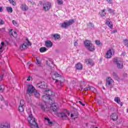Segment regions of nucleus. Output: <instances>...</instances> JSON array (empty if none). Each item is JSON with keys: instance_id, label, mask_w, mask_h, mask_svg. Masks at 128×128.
<instances>
[{"instance_id": "1", "label": "nucleus", "mask_w": 128, "mask_h": 128, "mask_svg": "<svg viewBox=\"0 0 128 128\" xmlns=\"http://www.w3.org/2000/svg\"><path fill=\"white\" fill-rule=\"evenodd\" d=\"M52 78L56 80L55 84H56L57 88L60 90L64 86V84L66 82V79L60 75L58 73L56 72H52Z\"/></svg>"}, {"instance_id": "2", "label": "nucleus", "mask_w": 128, "mask_h": 128, "mask_svg": "<svg viewBox=\"0 0 128 128\" xmlns=\"http://www.w3.org/2000/svg\"><path fill=\"white\" fill-rule=\"evenodd\" d=\"M27 112H28V120L32 128H38V125L36 122V118L32 116V111L30 110H28Z\"/></svg>"}, {"instance_id": "3", "label": "nucleus", "mask_w": 128, "mask_h": 128, "mask_svg": "<svg viewBox=\"0 0 128 128\" xmlns=\"http://www.w3.org/2000/svg\"><path fill=\"white\" fill-rule=\"evenodd\" d=\"M40 106L42 110H50V108L52 110L53 112H56L58 110V104H53L50 105L44 102L40 104Z\"/></svg>"}, {"instance_id": "4", "label": "nucleus", "mask_w": 128, "mask_h": 128, "mask_svg": "<svg viewBox=\"0 0 128 128\" xmlns=\"http://www.w3.org/2000/svg\"><path fill=\"white\" fill-rule=\"evenodd\" d=\"M56 93L54 92V91L52 90H46L44 93V95L42 96V99L46 102V100H50V97L54 98L55 96Z\"/></svg>"}, {"instance_id": "5", "label": "nucleus", "mask_w": 128, "mask_h": 128, "mask_svg": "<svg viewBox=\"0 0 128 128\" xmlns=\"http://www.w3.org/2000/svg\"><path fill=\"white\" fill-rule=\"evenodd\" d=\"M84 44L86 50H89V52H94V50H96V48L94 47V46L90 42V40H85L84 42Z\"/></svg>"}, {"instance_id": "6", "label": "nucleus", "mask_w": 128, "mask_h": 128, "mask_svg": "<svg viewBox=\"0 0 128 128\" xmlns=\"http://www.w3.org/2000/svg\"><path fill=\"white\" fill-rule=\"evenodd\" d=\"M59 116L61 117L62 120H68V116H70V112L67 110H64L63 112L61 113H58Z\"/></svg>"}, {"instance_id": "7", "label": "nucleus", "mask_w": 128, "mask_h": 128, "mask_svg": "<svg viewBox=\"0 0 128 128\" xmlns=\"http://www.w3.org/2000/svg\"><path fill=\"white\" fill-rule=\"evenodd\" d=\"M74 23V20H70L68 21L66 20L62 24L61 26L63 28H68L70 26H72V24Z\"/></svg>"}, {"instance_id": "8", "label": "nucleus", "mask_w": 128, "mask_h": 128, "mask_svg": "<svg viewBox=\"0 0 128 128\" xmlns=\"http://www.w3.org/2000/svg\"><path fill=\"white\" fill-rule=\"evenodd\" d=\"M114 64H116L118 68L122 70L124 68V62L122 60H120L116 58H114Z\"/></svg>"}, {"instance_id": "9", "label": "nucleus", "mask_w": 128, "mask_h": 128, "mask_svg": "<svg viewBox=\"0 0 128 128\" xmlns=\"http://www.w3.org/2000/svg\"><path fill=\"white\" fill-rule=\"evenodd\" d=\"M106 86H108L112 88L113 86L112 84H114V80L112 78L108 77L106 80Z\"/></svg>"}, {"instance_id": "10", "label": "nucleus", "mask_w": 128, "mask_h": 128, "mask_svg": "<svg viewBox=\"0 0 128 128\" xmlns=\"http://www.w3.org/2000/svg\"><path fill=\"white\" fill-rule=\"evenodd\" d=\"M114 54V49L110 48L107 51L105 55V58H112V56Z\"/></svg>"}, {"instance_id": "11", "label": "nucleus", "mask_w": 128, "mask_h": 128, "mask_svg": "<svg viewBox=\"0 0 128 128\" xmlns=\"http://www.w3.org/2000/svg\"><path fill=\"white\" fill-rule=\"evenodd\" d=\"M50 8H52V5L50 2H46L43 4V10H45V12L50 10Z\"/></svg>"}, {"instance_id": "12", "label": "nucleus", "mask_w": 128, "mask_h": 128, "mask_svg": "<svg viewBox=\"0 0 128 128\" xmlns=\"http://www.w3.org/2000/svg\"><path fill=\"white\" fill-rule=\"evenodd\" d=\"M26 40L28 43H24L20 46V50H26L29 46H32V44H30L28 39H26Z\"/></svg>"}, {"instance_id": "13", "label": "nucleus", "mask_w": 128, "mask_h": 128, "mask_svg": "<svg viewBox=\"0 0 128 128\" xmlns=\"http://www.w3.org/2000/svg\"><path fill=\"white\" fill-rule=\"evenodd\" d=\"M26 102L24 100H21L20 102V105L18 107V110L20 112H22L24 110Z\"/></svg>"}, {"instance_id": "14", "label": "nucleus", "mask_w": 128, "mask_h": 128, "mask_svg": "<svg viewBox=\"0 0 128 128\" xmlns=\"http://www.w3.org/2000/svg\"><path fill=\"white\" fill-rule=\"evenodd\" d=\"M37 86L40 88H48L46 83L44 82H40V83L38 84Z\"/></svg>"}, {"instance_id": "15", "label": "nucleus", "mask_w": 128, "mask_h": 128, "mask_svg": "<svg viewBox=\"0 0 128 128\" xmlns=\"http://www.w3.org/2000/svg\"><path fill=\"white\" fill-rule=\"evenodd\" d=\"M36 92V89L32 86V85H29L28 86L27 92L28 94H32V92Z\"/></svg>"}, {"instance_id": "16", "label": "nucleus", "mask_w": 128, "mask_h": 128, "mask_svg": "<svg viewBox=\"0 0 128 128\" xmlns=\"http://www.w3.org/2000/svg\"><path fill=\"white\" fill-rule=\"evenodd\" d=\"M54 46V44L52 42V41L50 40H47L45 41V46L46 48H52Z\"/></svg>"}, {"instance_id": "17", "label": "nucleus", "mask_w": 128, "mask_h": 128, "mask_svg": "<svg viewBox=\"0 0 128 128\" xmlns=\"http://www.w3.org/2000/svg\"><path fill=\"white\" fill-rule=\"evenodd\" d=\"M20 8L23 12H26L28 10V7L26 4H21Z\"/></svg>"}, {"instance_id": "18", "label": "nucleus", "mask_w": 128, "mask_h": 128, "mask_svg": "<svg viewBox=\"0 0 128 128\" xmlns=\"http://www.w3.org/2000/svg\"><path fill=\"white\" fill-rule=\"evenodd\" d=\"M106 24L110 28L111 30H112V28H114V24H112V22H110V20L108 19V20L106 22Z\"/></svg>"}, {"instance_id": "19", "label": "nucleus", "mask_w": 128, "mask_h": 128, "mask_svg": "<svg viewBox=\"0 0 128 128\" xmlns=\"http://www.w3.org/2000/svg\"><path fill=\"white\" fill-rule=\"evenodd\" d=\"M4 46H6L4 42H2L0 44V54L4 52Z\"/></svg>"}, {"instance_id": "20", "label": "nucleus", "mask_w": 128, "mask_h": 128, "mask_svg": "<svg viewBox=\"0 0 128 128\" xmlns=\"http://www.w3.org/2000/svg\"><path fill=\"white\" fill-rule=\"evenodd\" d=\"M0 128H10V126L7 122H4L1 124Z\"/></svg>"}, {"instance_id": "21", "label": "nucleus", "mask_w": 128, "mask_h": 128, "mask_svg": "<svg viewBox=\"0 0 128 128\" xmlns=\"http://www.w3.org/2000/svg\"><path fill=\"white\" fill-rule=\"evenodd\" d=\"M112 76H113L114 78L116 80H120V77L118 75V74L116 72H113L112 74Z\"/></svg>"}, {"instance_id": "22", "label": "nucleus", "mask_w": 128, "mask_h": 128, "mask_svg": "<svg viewBox=\"0 0 128 128\" xmlns=\"http://www.w3.org/2000/svg\"><path fill=\"white\" fill-rule=\"evenodd\" d=\"M114 102H117L118 104H120L121 106H122V102H120V98L118 97H116L114 98Z\"/></svg>"}, {"instance_id": "23", "label": "nucleus", "mask_w": 128, "mask_h": 128, "mask_svg": "<svg viewBox=\"0 0 128 128\" xmlns=\"http://www.w3.org/2000/svg\"><path fill=\"white\" fill-rule=\"evenodd\" d=\"M44 120H45L46 122H47L48 126H52V124H54V122H51L50 118H45Z\"/></svg>"}, {"instance_id": "24", "label": "nucleus", "mask_w": 128, "mask_h": 128, "mask_svg": "<svg viewBox=\"0 0 128 128\" xmlns=\"http://www.w3.org/2000/svg\"><path fill=\"white\" fill-rule=\"evenodd\" d=\"M118 115L116 113L112 114L110 116V118L113 120H118Z\"/></svg>"}, {"instance_id": "25", "label": "nucleus", "mask_w": 128, "mask_h": 128, "mask_svg": "<svg viewBox=\"0 0 128 128\" xmlns=\"http://www.w3.org/2000/svg\"><path fill=\"white\" fill-rule=\"evenodd\" d=\"M86 62L87 64H90V66H94V62L90 59H86Z\"/></svg>"}, {"instance_id": "26", "label": "nucleus", "mask_w": 128, "mask_h": 128, "mask_svg": "<svg viewBox=\"0 0 128 128\" xmlns=\"http://www.w3.org/2000/svg\"><path fill=\"white\" fill-rule=\"evenodd\" d=\"M77 70H82V65L80 63H78L76 66Z\"/></svg>"}, {"instance_id": "27", "label": "nucleus", "mask_w": 128, "mask_h": 128, "mask_svg": "<svg viewBox=\"0 0 128 128\" xmlns=\"http://www.w3.org/2000/svg\"><path fill=\"white\" fill-rule=\"evenodd\" d=\"M12 30H10V36H12L14 38H16L18 36V34L16 33V32H14V33H12Z\"/></svg>"}, {"instance_id": "28", "label": "nucleus", "mask_w": 128, "mask_h": 128, "mask_svg": "<svg viewBox=\"0 0 128 128\" xmlns=\"http://www.w3.org/2000/svg\"><path fill=\"white\" fill-rule=\"evenodd\" d=\"M48 50V48L46 47H42L40 49V52H44Z\"/></svg>"}, {"instance_id": "29", "label": "nucleus", "mask_w": 128, "mask_h": 128, "mask_svg": "<svg viewBox=\"0 0 128 128\" xmlns=\"http://www.w3.org/2000/svg\"><path fill=\"white\" fill-rule=\"evenodd\" d=\"M53 38H54V40H58V38H60V36L58 34H54L53 35Z\"/></svg>"}, {"instance_id": "30", "label": "nucleus", "mask_w": 128, "mask_h": 128, "mask_svg": "<svg viewBox=\"0 0 128 128\" xmlns=\"http://www.w3.org/2000/svg\"><path fill=\"white\" fill-rule=\"evenodd\" d=\"M95 42L97 46H102V44L100 42V41L98 40H96Z\"/></svg>"}, {"instance_id": "31", "label": "nucleus", "mask_w": 128, "mask_h": 128, "mask_svg": "<svg viewBox=\"0 0 128 128\" xmlns=\"http://www.w3.org/2000/svg\"><path fill=\"white\" fill-rule=\"evenodd\" d=\"M46 64L47 66H52L50 64H54V62L50 60L46 61Z\"/></svg>"}, {"instance_id": "32", "label": "nucleus", "mask_w": 128, "mask_h": 128, "mask_svg": "<svg viewBox=\"0 0 128 128\" xmlns=\"http://www.w3.org/2000/svg\"><path fill=\"white\" fill-rule=\"evenodd\" d=\"M124 46L128 48V39H124Z\"/></svg>"}, {"instance_id": "33", "label": "nucleus", "mask_w": 128, "mask_h": 128, "mask_svg": "<svg viewBox=\"0 0 128 128\" xmlns=\"http://www.w3.org/2000/svg\"><path fill=\"white\" fill-rule=\"evenodd\" d=\"M94 24H92V22H89L88 24V27L89 28H94Z\"/></svg>"}, {"instance_id": "34", "label": "nucleus", "mask_w": 128, "mask_h": 128, "mask_svg": "<svg viewBox=\"0 0 128 128\" xmlns=\"http://www.w3.org/2000/svg\"><path fill=\"white\" fill-rule=\"evenodd\" d=\"M90 90L95 94L96 92V89L94 87H90Z\"/></svg>"}, {"instance_id": "35", "label": "nucleus", "mask_w": 128, "mask_h": 128, "mask_svg": "<svg viewBox=\"0 0 128 128\" xmlns=\"http://www.w3.org/2000/svg\"><path fill=\"white\" fill-rule=\"evenodd\" d=\"M6 10L8 12H12V7H7Z\"/></svg>"}, {"instance_id": "36", "label": "nucleus", "mask_w": 128, "mask_h": 128, "mask_svg": "<svg viewBox=\"0 0 128 128\" xmlns=\"http://www.w3.org/2000/svg\"><path fill=\"white\" fill-rule=\"evenodd\" d=\"M34 92L36 98H40V93L38 91L36 90Z\"/></svg>"}, {"instance_id": "37", "label": "nucleus", "mask_w": 128, "mask_h": 128, "mask_svg": "<svg viewBox=\"0 0 128 128\" xmlns=\"http://www.w3.org/2000/svg\"><path fill=\"white\" fill-rule=\"evenodd\" d=\"M58 4L62 5L64 4V1L62 0H57Z\"/></svg>"}, {"instance_id": "38", "label": "nucleus", "mask_w": 128, "mask_h": 128, "mask_svg": "<svg viewBox=\"0 0 128 128\" xmlns=\"http://www.w3.org/2000/svg\"><path fill=\"white\" fill-rule=\"evenodd\" d=\"M10 4H12V6H16V2L14 1V0H8Z\"/></svg>"}, {"instance_id": "39", "label": "nucleus", "mask_w": 128, "mask_h": 128, "mask_svg": "<svg viewBox=\"0 0 128 128\" xmlns=\"http://www.w3.org/2000/svg\"><path fill=\"white\" fill-rule=\"evenodd\" d=\"M6 22L2 19L0 18V26H2L3 24H4Z\"/></svg>"}, {"instance_id": "40", "label": "nucleus", "mask_w": 128, "mask_h": 128, "mask_svg": "<svg viewBox=\"0 0 128 128\" xmlns=\"http://www.w3.org/2000/svg\"><path fill=\"white\" fill-rule=\"evenodd\" d=\"M78 116V114L76 116L74 114H71L70 116L72 118L74 119L76 118V116Z\"/></svg>"}, {"instance_id": "41", "label": "nucleus", "mask_w": 128, "mask_h": 128, "mask_svg": "<svg viewBox=\"0 0 128 128\" xmlns=\"http://www.w3.org/2000/svg\"><path fill=\"white\" fill-rule=\"evenodd\" d=\"M4 85L0 86V90L1 92H2L4 90Z\"/></svg>"}, {"instance_id": "42", "label": "nucleus", "mask_w": 128, "mask_h": 128, "mask_svg": "<svg viewBox=\"0 0 128 128\" xmlns=\"http://www.w3.org/2000/svg\"><path fill=\"white\" fill-rule=\"evenodd\" d=\"M84 90H86H86H90V86H88V88H84Z\"/></svg>"}, {"instance_id": "43", "label": "nucleus", "mask_w": 128, "mask_h": 128, "mask_svg": "<svg viewBox=\"0 0 128 128\" xmlns=\"http://www.w3.org/2000/svg\"><path fill=\"white\" fill-rule=\"evenodd\" d=\"M12 22L13 24H14V26H16V24H17L16 21L14 20H12Z\"/></svg>"}, {"instance_id": "44", "label": "nucleus", "mask_w": 128, "mask_h": 128, "mask_svg": "<svg viewBox=\"0 0 128 128\" xmlns=\"http://www.w3.org/2000/svg\"><path fill=\"white\" fill-rule=\"evenodd\" d=\"M2 78H4V74L0 76V80H2Z\"/></svg>"}, {"instance_id": "45", "label": "nucleus", "mask_w": 128, "mask_h": 128, "mask_svg": "<svg viewBox=\"0 0 128 128\" xmlns=\"http://www.w3.org/2000/svg\"><path fill=\"white\" fill-rule=\"evenodd\" d=\"M115 32H118V30H115L112 31V34H115Z\"/></svg>"}, {"instance_id": "46", "label": "nucleus", "mask_w": 128, "mask_h": 128, "mask_svg": "<svg viewBox=\"0 0 128 128\" xmlns=\"http://www.w3.org/2000/svg\"><path fill=\"white\" fill-rule=\"evenodd\" d=\"M78 102L80 103V104H81L82 106H84L85 104H84L82 103V101H79Z\"/></svg>"}, {"instance_id": "47", "label": "nucleus", "mask_w": 128, "mask_h": 128, "mask_svg": "<svg viewBox=\"0 0 128 128\" xmlns=\"http://www.w3.org/2000/svg\"><path fill=\"white\" fill-rule=\"evenodd\" d=\"M100 14H101V16H106V13L102 12Z\"/></svg>"}, {"instance_id": "48", "label": "nucleus", "mask_w": 128, "mask_h": 128, "mask_svg": "<svg viewBox=\"0 0 128 128\" xmlns=\"http://www.w3.org/2000/svg\"><path fill=\"white\" fill-rule=\"evenodd\" d=\"M36 62L38 64H40V61L38 60V59L36 58Z\"/></svg>"}, {"instance_id": "49", "label": "nucleus", "mask_w": 128, "mask_h": 128, "mask_svg": "<svg viewBox=\"0 0 128 128\" xmlns=\"http://www.w3.org/2000/svg\"><path fill=\"white\" fill-rule=\"evenodd\" d=\"M4 104H5V105L6 106H8V101H5Z\"/></svg>"}, {"instance_id": "50", "label": "nucleus", "mask_w": 128, "mask_h": 128, "mask_svg": "<svg viewBox=\"0 0 128 128\" xmlns=\"http://www.w3.org/2000/svg\"><path fill=\"white\" fill-rule=\"evenodd\" d=\"M26 80L28 82H30V76H28V78H27Z\"/></svg>"}, {"instance_id": "51", "label": "nucleus", "mask_w": 128, "mask_h": 128, "mask_svg": "<svg viewBox=\"0 0 128 128\" xmlns=\"http://www.w3.org/2000/svg\"><path fill=\"white\" fill-rule=\"evenodd\" d=\"M108 4H112V0H106Z\"/></svg>"}, {"instance_id": "52", "label": "nucleus", "mask_w": 128, "mask_h": 128, "mask_svg": "<svg viewBox=\"0 0 128 128\" xmlns=\"http://www.w3.org/2000/svg\"><path fill=\"white\" fill-rule=\"evenodd\" d=\"M108 12H112L113 10H112L109 8L108 10Z\"/></svg>"}, {"instance_id": "53", "label": "nucleus", "mask_w": 128, "mask_h": 128, "mask_svg": "<svg viewBox=\"0 0 128 128\" xmlns=\"http://www.w3.org/2000/svg\"><path fill=\"white\" fill-rule=\"evenodd\" d=\"M108 12H112L113 10H112L109 8L108 10Z\"/></svg>"}, {"instance_id": "54", "label": "nucleus", "mask_w": 128, "mask_h": 128, "mask_svg": "<svg viewBox=\"0 0 128 128\" xmlns=\"http://www.w3.org/2000/svg\"><path fill=\"white\" fill-rule=\"evenodd\" d=\"M74 46H78V42H75L74 43Z\"/></svg>"}, {"instance_id": "55", "label": "nucleus", "mask_w": 128, "mask_h": 128, "mask_svg": "<svg viewBox=\"0 0 128 128\" xmlns=\"http://www.w3.org/2000/svg\"><path fill=\"white\" fill-rule=\"evenodd\" d=\"M2 12V8L0 7V12Z\"/></svg>"}, {"instance_id": "56", "label": "nucleus", "mask_w": 128, "mask_h": 128, "mask_svg": "<svg viewBox=\"0 0 128 128\" xmlns=\"http://www.w3.org/2000/svg\"><path fill=\"white\" fill-rule=\"evenodd\" d=\"M27 64L28 66H30V62H28Z\"/></svg>"}, {"instance_id": "57", "label": "nucleus", "mask_w": 128, "mask_h": 128, "mask_svg": "<svg viewBox=\"0 0 128 128\" xmlns=\"http://www.w3.org/2000/svg\"><path fill=\"white\" fill-rule=\"evenodd\" d=\"M104 12H106V9H104L102 10V13Z\"/></svg>"}, {"instance_id": "58", "label": "nucleus", "mask_w": 128, "mask_h": 128, "mask_svg": "<svg viewBox=\"0 0 128 128\" xmlns=\"http://www.w3.org/2000/svg\"><path fill=\"white\" fill-rule=\"evenodd\" d=\"M102 88H103V90H106V88H105L104 87V86L102 87Z\"/></svg>"}, {"instance_id": "59", "label": "nucleus", "mask_w": 128, "mask_h": 128, "mask_svg": "<svg viewBox=\"0 0 128 128\" xmlns=\"http://www.w3.org/2000/svg\"><path fill=\"white\" fill-rule=\"evenodd\" d=\"M32 4H34V2H32Z\"/></svg>"}, {"instance_id": "60", "label": "nucleus", "mask_w": 128, "mask_h": 128, "mask_svg": "<svg viewBox=\"0 0 128 128\" xmlns=\"http://www.w3.org/2000/svg\"><path fill=\"white\" fill-rule=\"evenodd\" d=\"M2 30H4V28H3Z\"/></svg>"}, {"instance_id": "61", "label": "nucleus", "mask_w": 128, "mask_h": 128, "mask_svg": "<svg viewBox=\"0 0 128 128\" xmlns=\"http://www.w3.org/2000/svg\"><path fill=\"white\" fill-rule=\"evenodd\" d=\"M127 112H128V109L127 110Z\"/></svg>"}, {"instance_id": "62", "label": "nucleus", "mask_w": 128, "mask_h": 128, "mask_svg": "<svg viewBox=\"0 0 128 128\" xmlns=\"http://www.w3.org/2000/svg\"><path fill=\"white\" fill-rule=\"evenodd\" d=\"M95 128H98V127H96Z\"/></svg>"}, {"instance_id": "63", "label": "nucleus", "mask_w": 128, "mask_h": 128, "mask_svg": "<svg viewBox=\"0 0 128 128\" xmlns=\"http://www.w3.org/2000/svg\"><path fill=\"white\" fill-rule=\"evenodd\" d=\"M24 128V127H22V128Z\"/></svg>"}]
</instances>
